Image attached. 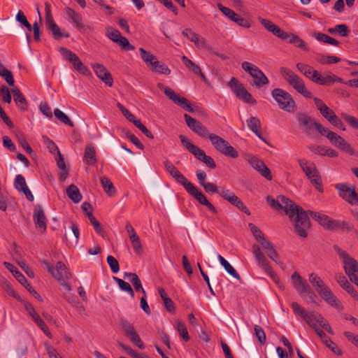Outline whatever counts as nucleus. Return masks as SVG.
<instances>
[{
	"mask_svg": "<svg viewBox=\"0 0 358 358\" xmlns=\"http://www.w3.org/2000/svg\"><path fill=\"white\" fill-rule=\"evenodd\" d=\"M341 61V58L334 55H322L319 59V62L322 64H336Z\"/></svg>",
	"mask_w": 358,
	"mask_h": 358,
	"instance_id": "obj_64",
	"label": "nucleus"
},
{
	"mask_svg": "<svg viewBox=\"0 0 358 358\" xmlns=\"http://www.w3.org/2000/svg\"><path fill=\"white\" fill-rule=\"evenodd\" d=\"M227 85L238 99L246 102V89L236 78L232 77Z\"/></svg>",
	"mask_w": 358,
	"mask_h": 358,
	"instance_id": "obj_27",
	"label": "nucleus"
},
{
	"mask_svg": "<svg viewBox=\"0 0 358 358\" xmlns=\"http://www.w3.org/2000/svg\"><path fill=\"white\" fill-rule=\"evenodd\" d=\"M248 128L262 141L268 145V141L264 136V131L262 128L260 120L256 117H250L248 120Z\"/></svg>",
	"mask_w": 358,
	"mask_h": 358,
	"instance_id": "obj_25",
	"label": "nucleus"
},
{
	"mask_svg": "<svg viewBox=\"0 0 358 358\" xmlns=\"http://www.w3.org/2000/svg\"><path fill=\"white\" fill-rule=\"evenodd\" d=\"M113 280L117 283L119 287L126 292H127L131 297H134V292L129 283L117 278L113 277Z\"/></svg>",
	"mask_w": 358,
	"mask_h": 358,
	"instance_id": "obj_50",
	"label": "nucleus"
},
{
	"mask_svg": "<svg viewBox=\"0 0 358 358\" xmlns=\"http://www.w3.org/2000/svg\"><path fill=\"white\" fill-rule=\"evenodd\" d=\"M182 145L189 151L193 155L199 151L200 148L194 145L187 137L183 135L179 136Z\"/></svg>",
	"mask_w": 358,
	"mask_h": 358,
	"instance_id": "obj_51",
	"label": "nucleus"
},
{
	"mask_svg": "<svg viewBox=\"0 0 358 358\" xmlns=\"http://www.w3.org/2000/svg\"><path fill=\"white\" fill-rule=\"evenodd\" d=\"M117 108L121 110L122 113L124 116L131 122H132L134 125L137 124V122H139L140 120L137 119L134 115L129 112L122 104L120 103H117Z\"/></svg>",
	"mask_w": 358,
	"mask_h": 358,
	"instance_id": "obj_55",
	"label": "nucleus"
},
{
	"mask_svg": "<svg viewBox=\"0 0 358 358\" xmlns=\"http://www.w3.org/2000/svg\"><path fill=\"white\" fill-rule=\"evenodd\" d=\"M120 324L125 336L138 348L144 349L145 345L134 327L124 318L120 319Z\"/></svg>",
	"mask_w": 358,
	"mask_h": 358,
	"instance_id": "obj_10",
	"label": "nucleus"
},
{
	"mask_svg": "<svg viewBox=\"0 0 358 358\" xmlns=\"http://www.w3.org/2000/svg\"><path fill=\"white\" fill-rule=\"evenodd\" d=\"M313 101L317 108L320 110L321 115L330 122L331 118L336 115V113L330 109L320 99L313 98Z\"/></svg>",
	"mask_w": 358,
	"mask_h": 358,
	"instance_id": "obj_31",
	"label": "nucleus"
},
{
	"mask_svg": "<svg viewBox=\"0 0 358 358\" xmlns=\"http://www.w3.org/2000/svg\"><path fill=\"white\" fill-rule=\"evenodd\" d=\"M334 250L342 259L347 275L358 273V262L355 259L350 257L345 251L341 250L337 245H334Z\"/></svg>",
	"mask_w": 358,
	"mask_h": 358,
	"instance_id": "obj_11",
	"label": "nucleus"
},
{
	"mask_svg": "<svg viewBox=\"0 0 358 358\" xmlns=\"http://www.w3.org/2000/svg\"><path fill=\"white\" fill-rule=\"evenodd\" d=\"M166 171L175 179V180L185 187L189 182L169 160L164 162Z\"/></svg>",
	"mask_w": 358,
	"mask_h": 358,
	"instance_id": "obj_22",
	"label": "nucleus"
},
{
	"mask_svg": "<svg viewBox=\"0 0 358 358\" xmlns=\"http://www.w3.org/2000/svg\"><path fill=\"white\" fill-rule=\"evenodd\" d=\"M92 68L99 78H100L106 85L112 87L113 79L109 71L102 64H92Z\"/></svg>",
	"mask_w": 358,
	"mask_h": 358,
	"instance_id": "obj_23",
	"label": "nucleus"
},
{
	"mask_svg": "<svg viewBox=\"0 0 358 358\" xmlns=\"http://www.w3.org/2000/svg\"><path fill=\"white\" fill-rule=\"evenodd\" d=\"M184 117L187 127L192 129L195 134L205 138H209L210 134L206 127L203 124L193 118L187 114L184 115Z\"/></svg>",
	"mask_w": 358,
	"mask_h": 358,
	"instance_id": "obj_17",
	"label": "nucleus"
},
{
	"mask_svg": "<svg viewBox=\"0 0 358 358\" xmlns=\"http://www.w3.org/2000/svg\"><path fill=\"white\" fill-rule=\"evenodd\" d=\"M335 188L343 199L352 206H358V193L355 190V186L348 183H338Z\"/></svg>",
	"mask_w": 358,
	"mask_h": 358,
	"instance_id": "obj_7",
	"label": "nucleus"
},
{
	"mask_svg": "<svg viewBox=\"0 0 358 358\" xmlns=\"http://www.w3.org/2000/svg\"><path fill=\"white\" fill-rule=\"evenodd\" d=\"M255 333L257 341L259 342L261 345H264L266 343V334L263 329L258 325H255L254 327Z\"/></svg>",
	"mask_w": 358,
	"mask_h": 358,
	"instance_id": "obj_61",
	"label": "nucleus"
},
{
	"mask_svg": "<svg viewBox=\"0 0 358 358\" xmlns=\"http://www.w3.org/2000/svg\"><path fill=\"white\" fill-rule=\"evenodd\" d=\"M260 22L266 30L273 33L274 35L276 34L278 29H279L278 26L268 20L261 18Z\"/></svg>",
	"mask_w": 358,
	"mask_h": 358,
	"instance_id": "obj_60",
	"label": "nucleus"
},
{
	"mask_svg": "<svg viewBox=\"0 0 358 358\" xmlns=\"http://www.w3.org/2000/svg\"><path fill=\"white\" fill-rule=\"evenodd\" d=\"M217 258L220 260L221 265L224 268L229 274L238 280H241V277L235 268L222 255H218Z\"/></svg>",
	"mask_w": 358,
	"mask_h": 358,
	"instance_id": "obj_46",
	"label": "nucleus"
},
{
	"mask_svg": "<svg viewBox=\"0 0 358 358\" xmlns=\"http://www.w3.org/2000/svg\"><path fill=\"white\" fill-rule=\"evenodd\" d=\"M33 220L37 229H39L41 232L46 231L47 218L41 206L38 205L34 208Z\"/></svg>",
	"mask_w": 358,
	"mask_h": 358,
	"instance_id": "obj_21",
	"label": "nucleus"
},
{
	"mask_svg": "<svg viewBox=\"0 0 358 358\" xmlns=\"http://www.w3.org/2000/svg\"><path fill=\"white\" fill-rule=\"evenodd\" d=\"M182 34L190 41L193 42L197 47H201L204 44V39L201 38L199 34L193 31L191 29H184Z\"/></svg>",
	"mask_w": 358,
	"mask_h": 358,
	"instance_id": "obj_42",
	"label": "nucleus"
},
{
	"mask_svg": "<svg viewBox=\"0 0 358 358\" xmlns=\"http://www.w3.org/2000/svg\"><path fill=\"white\" fill-rule=\"evenodd\" d=\"M59 52L65 59L73 64V68L80 73L84 76H88L90 74V69L83 64L78 55L71 50L64 47H61L59 48Z\"/></svg>",
	"mask_w": 358,
	"mask_h": 358,
	"instance_id": "obj_8",
	"label": "nucleus"
},
{
	"mask_svg": "<svg viewBox=\"0 0 358 358\" xmlns=\"http://www.w3.org/2000/svg\"><path fill=\"white\" fill-rule=\"evenodd\" d=\"M310 216L317 221L322 227L328 230L331 218L322 213L309 211Z\"/></svg>",
	"mask_w": 358,
	"mask_h": 358,
	"instance_id": "obj_38",
	"label": "nucleus"
},
{
	"mask_svg": "<svg viewBox=\"0 0 358 358\" xmlns=\"http://www.w3.org/2000/svg\"><path fill=\"white\" fill-rule=\"evenodd\" d=\"M16 20L20 22L22 25L25 27L29 31L32 30V26L29 22L27 17L24 15L22 11L19 10L15 17Z\"/></svg>",
	"mask_w": 358,
	"mask_h": 358,
	"instance_id": "obj_59",
	"label": "nucleus"
},
{
	"mask_svg": "<svg viewBox=\"0 0 358 358\" xmlns=\"http://www.w3.org/2000/svg\"><path fill=\"white\" fill-rule=\"evenodd\" d=\"M291 307L296 315H299L313 329L323 321L322 315L316 311H306L298 303L292 302Z\"/></svg>",
	"mask_w": 358,
	"mask_h": 358,
	"instance_id": "obj_3",
	"label": "nucleus"
},
{
	"mask_svg": "<svg viewBox=\"0 0 358 358\" xmlns=\"http://www.w3.org/2000/svg\"><path fill=\"white\" fill-rule=\"evenodd\" d=\"M0 76L10 86H13L15 80L12 72L8 70L2 63H0Z\"/></svg>",
	"mask_w": 358,
	"mask_h": 358,
	"instance_id": "obj_49",
	"label": "nucleus"
},
{
	"mask_svg": "<svg viewBox=\"0 0 358 358\" xmlns=\"http://www.w3.org/2000/svg\"><path fill=\"white\" fill-rule=\"evenodd\" d=\"M289 85L304 97L307 99L313 97V94L306 89L303 80L299 76Z\"/></svg>",
	"mask_w": 358,
	"mask_h": 358,
	"instance_id": "obj_34",
	"label": "nucleus"
},
{
	"mask_svg": "<svg viewBox=\"0 0 358 358\" xmlns=\"http://www.w3.org/2000/svg\"><path fill=\"white\" fill-rule=\"evenodd\" d=\"M217 8L226 17H227L231 21L242 27H246V20L244 18L241 17L233 10L223 6L222 3H217Z\"/></svg>",
	"mask_w": 358,
	"mask_h": 358,
	"instance_id": "obj_26",
	"label": "nucleus"
},
{
	"mask_svg": "<svg viewBox=\"0 0 358 358\" xmlns=\"http://www.w3.org/2000/svg\"><path fill=\"white\" fill-rule=\"evenodd\" d=\"M54 115L56 118H57L61 122L64 123V124L69 125L71 127H74V124L73 123V122L61 110L58 108L55 109Z\"/></svg>",
	"mask_w": 358,
	"mask_h": 358,
	"instance_id": "obj_53",
	"label": "nucleus"
},
{
	"mask_svg": "<svg viewBox=\"0 0 358 358\" xmlns=\"http://www.w3.org/2000/svg\"><path fill=\"white\" fill-rule=\"evenodd\" d=\"M11 92L17 107L21 110H26L27 109V101L21 91L17 87H13L11 89Z\"/></svg>",
	"mask_w": 358,
	"mask_h": 358,
	"instance_id": "obj_35",
	"label": "nucleus"
},
{
	"mask_svg": "<svg viewBox=\"0 0 358 358\" xmlns=\"http://www.w3.org/2000/svg\"><path fill=\"white\" fill-rule=\"evenodd\" d=\"M148 67H150L152 71L155 73L165 75H169L171 73V70L168 66L164 63L158 61L157 59L152 61Z\"/></svg>",
	"mask_w": 358,
	"mask_h": 358,
	"instance_id": "obj_43",
	"label": "nucleus"
},
{
	"mask_svg": "<svg viewBox=\"0 0 358 358\" xmlns=\"http://www.w3.org/2000/svg\"><path fill=\"white\" fill-rule=\"evenodd\" d=\"M272 97L278 103L280 109L293 113L296 108V103L292 95L280 88H275L271 92Z\"/></svg>",
	"mask_w": 358,
	"mask_h": 358,
	"instance_id": "obj_4",
	"label": "nucleus"
},
{
	"mask_svg": "<svg viewBox=\"0 0 358 358\" xmlns=\"http://www.w3.org/2000/svg\"><path fill=\"white\" fill-rule=\"evenodd\" d=\"M194 156L200 162L204 163L206 166L211 169H214L216 168V164L214 159L210 157L206 154V152L202 150L199 149Z\"/></svg>",
	"mask_w": 358,
	"mask_h": 358,
	"instance_id": "obj_39",
	"label": "nucleus"
},
{
	"mask_svg": "<svg viewBox=\"0 0 358 358\" xmlns=\"http://www.w3.org/2000/svg\"><path fill=\"white\" fill-rule=\"evenodd\" d=\"M176 330L180 336L185 341H188L190 339L188 331L184 323L178 321L176 325Z\"/></svg>",
	"mask_w": 358,
	"mask_h": 358,
	"instance_id": "obj_62",
	"label": "nucleus"
},
{
	"mask_svg": "<svg viewBox=\"0 0 358 358\" xmlns=\"http://www.w3.org/2000/svg\"><path fill=\"white\" fill-rule=\"evenodd\" d=\"M289 43L294 44L296 47H298L306 52L309 51V48L307 44L297 35L292 34L291 38L289 41Z\"/></svg>",
	"mask_w": 358,
	"mask_h": 358,
	"instance_id": "obj_54",
	"label": "nucleus"
},
{
	"mask_svg": "<svg viewBox=\"0 0 358 358\" xmlns=\"http://www.w3.org/2000/svg\"><path fill=\"white\" fill-rule=\"evenodd\" d=\"M100 181L103 189L108 196H111L115 194V188L108 178L103 176L101 178Z\"/></svg>",
	"mask_w": 358,
	"mask_h": 358,
	"instance_id": "obj_47",
	"label": "nucleus"
},
{
	"mask_svg": "<svg viewBox=\"0 0 358 358\" xmlns=\"http://www.w3.org/2000/svg\"><path fill=\"white\" fill-rule=\"evenodd\" d=\"M291 279L292 285L296 292L300 296H303L304 290L310 286L308 283L297 272H294L292 275Z\"/></svg>",
	"mask_w": 358,
	"mask_h": 358,
	"instance_id": "obj_30",
	"label": "nucleus"
},
{
	"mask_svg": "<svg viewBox=\"0 0 358 358\" xmlns=\"http://www.w3.org/2000/svg\"><path fill=\"white\" fill-rule=\"evenodd\" d=\"M182 60L187 68L194 72L195 74L201 73V68L194 63L191 59H189L186 56H182Z\"/></svg>",
	"mask_w": 358,
	"mask_h": 358,
	"instance_id": "obj_58",
	"label": "nucleus"
},
{
	"mask_svg": "<svg viewBox=\"0 0 358 358\" xmlns=\"http://www.w3.org/2000/svg\"><path fill=\"white\" fill-rule=\"evenodd\" d=\"M25 309L29 313L30 316L32 317L34 322L38 327L43 331V332L50 338H52V334L48 329V327L44 322V321L40 317L38 314L35 310L34 308L31 303H27L25 304Z\"/></svg>",
	"mask_w": 358,
	"mask_h": 358,
	"instance_id": "obj_20",
	"label": "nucleus"
},
{
	"mask_svg": "<svg viewBox=\"0 0 358 358\" xmlns=\"http://www.w3.org/2000/svg\"><path fill=\"white\" fill-rule=\"evenodd\" d=\"M218 194L229 203H231L236 196V194L233 192L229 189H227L224 186L220 187Z\"/></svg>",
	"mask_w": 358,
	"mask_h": 358,
	"instance_id": "obj_57",
	"label": "nucleus"
},
{
	"mask_svg": "<svg viewBox=\"0 0 358 358\" xmlns=\"http://www.w3.org/2000/svg\"><path fill=\"white\" fill-rule=\"evenodd\" d=\"M209 139L214 148L225 156L232 158H236L238 156V152L228 141H225L222 137L212 134L209 136Z\"/></svg>",
	"mask_w": 358,
	"mask_h": 358,
	"instance_id": "obj_5",
	"label": "nucleus"
},
{
	"mask_svg": "<svg viewBox=\"0 0 358 358\" xmlns=\"http://www.w3.org/2000/svg\"><path fill=\"white\" fill-rule=\"evenodd\" d=\"M158 87L161 90H163L164 94L176 104L189 113H194V108L192 107L187 99L178 96L172 89L169 87H164L162 83H159Z\"/></svg>",
	"mask_w": 358,
	"mask_h": 358,
	"instance_id": "obj_12",
	"label": "nucleus"
},
{
	"mask_svg": "<svg viewBox=\"0 0 358 358\" xmlns=\"http://www.w3.org/2000/svg\"><path fill=\"white\" fill-rule=\"evenodd\" d=\"M298 162L301 169L306 173L308 179L317 177L320 174L315 164H309L308 162L304 159H298Z\"/></svg>",
	"mask_w": 358,
	"mask_h": 358,
	"instance_id": "obj_28",
	"label": "nucleus"
},
{
	"mask_svg": "<svg viewBox=\"0 0 358 358\" xmlns=\"http://www.w3.org/2000/svg\"><path fill=\"white\" fill-rule=\"evenodd\" d=\"M52 275L58 281L59 284L66 289L68 292L72 290L71 285L66 282L71 277V273L62 262H58L56 268L54 269Z\"/></svg>",
	"mask_w": 358,
	"mask_h": 358,
	"instance_id": "obj_9",
	"label": "nucleus"
},
{
	"mask_svg": "<svg viewBox=\"0 0 358 358\" xmlns=\"http://www.w3.org/2000/svg\"><path fill=\"white\" fill-rule=\"evenodd\" d=\"M45 25L47 29L51 31L55 40H59L62 37L69 38L70 36L68 32H62L59 27L55 23L53 19L45 21Z\"/></svg>",
	"mask_w": 358,
	"mask_h": 358,
	"instance_id": "obj_33",
	"label": "nucleus"
},
{
	"mask_svg": "<svg viewBox=\"0 0 358 358\" xmlns=\"http://www.w3.org/2000/svg\"><path fill=\"white\" fill-rule=\"evenodd\" d=\"M66 194L69 198L76 203H79L83 199L79 189L76 185L73 184L69 185L66 189Z\"/></svg>",
	"mask_w": 358,
	"mask_h": 358,
	"instance_id": "obj_45",
	"label": "nucleus"
},
{
	"mask_svg": "<svg viewBox=\"0 0 358 358\" xmlns=\"http://www.w3.org/2000/svg\"><path fill=\"white\" fill-rule=\"evenodd\" d=\"M327 138L329 140L330 143L337 148L345 151L350 155L354 154V150L352 146L348 143L343 137L338 135L336 133L329 131L327 134Z\"/></svg>",
	"mask_w": 358,
	"mask_h": 358,
	"instance_id": "obj_18",
	"label": "nucleus"
},
{
	"mask_svg": "<svg viewBox=\"0 0 358 358\" xmlns=\"http://www.w3.org/2000/svg\"><path fill=\"white\" fill-rule=\"evenodd\" d=\"M329 231H338L341 230L343 231H351L354 230V225L345 220H334L331 219L330 221L329 229Z\"/></svg>",
	"mask_w": 358,
	"mask_h": 358,
	"instance_id": "obj_29",
	"label": "nucleus"
},
{
	"mask_svg": "<svg viewBox=\"0 0 358 358\" xmlns=\"http://www.w3.org/2000/svg\"><path fill=\"white\" fill-rule=\"evenodd\" d=\"M65 14L67 19L71 21V23L80 31V32H86L87 30H91L90 26L83 23V18L82 15L76 12L70 7L65 8Z\"/></svg>",
	"mask_w": 358,
	"mask_h": 358,
	"instance_id": "obj_16",
	"label": "nucleus"
},
{
	"mask_svg": "<svg viewBox=\"0 0 358 358\" xmlns=\"http://www.w3.org/2000/svg\"><path fill=\"white\" fill-rule=\"evenodd\" d=\"M313 36L315 38L316 40L324 43H328L334 46H338L339 45V42L338 41L323 33L315 32L313 33Z\"/></svg>",
	"mask_w": 358,
	"mask_h": 358,
	"instance_id": "obj_48",
	"label": "nucleus"
},
{
	"mask_svg": "<svg viewBox=\"0 0 358 358\" xmlns=\"http://www.w3.org/2000/svg\"><path fill=\"white\" fill-rule=\"evenodd\" d=\"M248 74L252 78L250 85L255 88L260 89L269 83L264 73L256 65L250 62H248Z\"/></svg>",
	"mask_w": 358,
	"mask_h": 358,
	"instance_id": "obj_6",
	"label": "nucleus"
},
{
	"mask_svg": "<svg viewBox=\"0 0 358 358\" xmlns=\"http://www.w3.org/2000/svg\"><path fill=\"white\" fill-rule=\"evenodd\" d=\"M139 52L141 59L148 66L152 62V61H154L157 58L155 55L145 50L143 48H139Z\"/></svg>",
	"mask_w": 358,
	"mask_h": 358,
	"instance_id": "obj_56",
	"label": "nucleus"
},
{
	"mask_svg": "<svg viewBox=\"0 0 358 358\" xmlns=\"http://www.w3.org/2000/svg\"><path fill=\"white\" fill-rule=\"evenodd\" d=\"M251 251L257 266L270 276L279 288L284 289V286L280 282L279 277L273 270L269 261L262 252L260 247L257 244H253L252 245Z\"/></svg>",
	"mask_w": 358,
	"mask_h": 358,
	"instance_id": "obj_2",
	"label": "nucleus"
},
{
	"mask_svg": "<svg viewBox=\"0 0 358 358\" xmlns=\"http://www.w3.org/2000/svg\"><path fill=\"white\" fill-rule=\"evenodd\" d=\"M280 72L282 78L289 83V85H291V83L298 76L292 70L285 67H281L280 69Z\"/></svg>",
	"mask_w": 358,
	"mask_h": 358,
	"instance_id": "obj_52",
	"label": "nucleus"
},
{
	"mask_svg": "<svg viewBox=\"0 0 358 358\" xmlns=\"http://www.w3.org/2000/svg\"><path fill=\"white\" fill-rule=\"evenodd\" d=\"M268 204L275 210H282L287 213L290 208H293L294 202L283 195H280L275 199L271 196H266Z\"/></svg>",
	"mask_w": 358,
	"mask_h": 358,
	"instance_id": "obj_15",
	"label": "nucleus"
},
{
	"mask_svg": "<svg viewBox=\"0 0 358 358\" xmlns=\"http://www.w3.org/2000/svg\"><path fill=\"white\" fill-rule=\"evenodd\" d=\"M341 117L352 128L358 129V119L345 113H341Z\"/></svg>",
	"mask_w": 358,
	"mask_h": 358,
	"instance_id": "obj_63",
	"label": "nucleus"
},
{
	"mask_svg": "<svg viewBox=\"0 0 358 358\" xmlns=\"http://www.w3.org/2000/svg\"><path fill=\"white\" fill-rule=\"evenodd\" d=\"M106 36L113 42L117 43L124 50L129 51L135 49L134 46L130 44L129 40L122 36L118 30H113L109 31V28L107 29Z\"/></svg>",
	"mask_w": 358,
	"mask_h": 358,
	"instance_id": "obj_19",
	"label": "nucleus"
},
{
	"mask_svg": "<svg viewBox=\"0 0 358 358\" xmlns=\"http://www.w3.org/2000/svg\"><path fill=\"white\" fill-rule=\"evenodd\" d=\"M297 120L300 127H302L308 134L311 133L313 128H315V124L317 123L312 117L303 113L297 114Z\"/></svg>",
	"mask_w": 358,
	"mask_h": 358,
	"instance_id": "obj_24",
	"label": "nucleus"
},
{
	"mask_svg": "<svg viewBox=\"0 0 358 358\" xmlns=\"http://www.w3.org/2000/svg\"><path fill=\"white\" fill-rule=\"evenodd\" d=\"M83 161L88 165H94L96 163V150L92 144H88L85 149L83 156Z\"/></svg>",
	"mask_w": 358,
	"mask_h": 358,
	"instance_id": "obj_40",
	"label": "nucleus"
},
{
	"mask_svg": "<svg viewBox=\"0 0 358 358\" xmlns=\"http://www.w3.org/2000/svg\"><path fill=\"white\" fill-rule=\"evenodd\" d=\"M185 190L192 195L198 202L206 206L213 213H217V210L215 207L207 199L206 196L198 189L192 182H189L187 185L184 187Z\"/></svg>",
	"mask_w": 358,
	"mask_h": 358,
	"instance_id": "obj_13",
	"label": "nucleus"
},
{
	"mask_svg": "<svg viewBox=\"0 0 358 358\" xmlns=\"http://www.w3.org/2000/svg\"><path fill=\"white\" fill-rule=\"evenodd\" d=\"M248 162L265 179L267 180H271L273 179L271 170L262 159L255 156H248Z\"/></svg>",
	"mask_w": 358,
	"mask_h": 358,
	"instance_id": "obj_14",
	"label": "nucleus"
},
{
	"mask_svg": "<svg viewBox=\"0 0 358 358\" xmlns=\"http://www.w3.org/2000/svg\"><path fill=\"white\" fill-rule=\"evenodd\" d=\"M3 264L6 268L13 274L15 278L20 283H21L22 285H25V284L27 282V280L26 277L19 271L16 266L7 262H4Z\"/></svg>",
	"mask_w": 358,
	"mask_h": 358,
	"instance_id": "obj_44",
	"label": "nucleus"
},
{
	"mask_svg": "<svg viewBox=\"0 0 358 358\" xmlns=\"http://www.w3.org/2000/svg\"><path fill=\"white\" fill-rule=\"evenodd\" d=\"M320 295L331 307L338 309L342 308L340 301L329 287H327Z\"/></svg>",
	"mask_w": 358,
	"mask_h": 358,
	"instance_id": "obj_32",
	"label": "nucleus"
},
{
	"mask_svg": "<svg viewBox=\"0 0 358 358\" xmlns=\"http://www.w3.org/2000/svg\"><path fill=\"white\" fill-rule=\"evenodd\" d=\"M309 211L294 203L293 208H290L286 213L289 218L293 219L294 232L301 238L307 237L306 230L310 227Z\"/></svg>",
	"mask_w": 358,
	"mask_h": 358,
	"instance_id": "obj_1",
	"label": "nucleus"
},
{
	"mask_svg": "<svg viewBox=\"0 0 358 358\" xmlns=\"http://www.w3.org/2000/svg\"><path fill=\"white\" fill-rule=\"evenodd\" d=\"M308 280L311 285L315 288L317 292L320 294L327 287L324 281L315 273H311L308 275Z\"/></svg>",
	"mask_w": 358,
	"mask_h": 358,
	"instance_id": "obj_37",
	"label": "nucleus"
},
{
	"mask_svg": "<svg viewBox=\"0 0 358 358\" xmlns=\"http://www.w3.org/2000/svg\"><path fill=\"white\" fill-rule=\"evenodd\" d=\"M248 226L250 228L254 238L257 242L256 244L258 245L259 247V245L262 247L265 243L268 242V241L266 239L265 235L263 234L261 229L258 228L255 224L253 223H249L248 224Z\"/></svg>",
	"mask_w": 358,
	"mask_h": 358,
	"instance_id": "obj_36",
	"label": "nucleus"
},
{
	"mask_svg": "<svg viewBox=\"0 0 358 358\" xmlns=\"http://www.w3.org/2000/svg\"><path fill=\"white\" fill-rule=\"evenodd\" d=\"M262 248L266 251L268 257L271 260L282 267V263L279 260V255L271 242L268 241V243H265V244L263 245Z\"/></svg>",
	"mask_w": 358,
	"mask_h": 358,
	"instance_id": "obj_41",
	"label": "nucleus"
}]
</instances>
